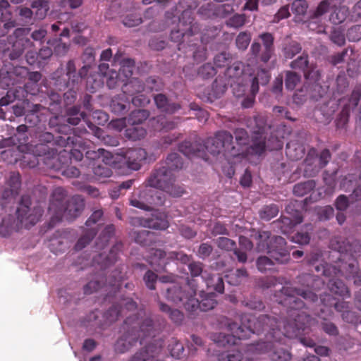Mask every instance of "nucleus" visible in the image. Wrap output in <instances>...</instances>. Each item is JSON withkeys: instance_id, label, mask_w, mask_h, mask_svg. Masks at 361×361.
I'll return each mask as SVG.
<instances>
[{"instance_id": "f257e3e1", "label": "nucleus", "mask_w": 361, "mask_h": 361, "mask_svg": "<svg viewBox=\"0 0 361 361\" xmlns=\"http://www.w3.org/2000/svg\"><path fill=\"white\" fill-rule=\"evenodd\" d=\"M311 318L309 314L298 313L296 318L288 317L283 321V330L280 329L281 322L268 314L255 317L250 314H242L240 324L228 322L227 329L230 334L219 333L214 335V340L218 346L236 345L238 341L250 337L251 334H264L266 341H258L248 345L247 350L254 354L269 353L273 361H290V353L282 348H276L274 342H280L282 336L288 338L301 335L310 326Z\"/></svg>"}, {"instance_id": "f03ea898", "label": "nucleus", "mask_w": 361, "mask_h": 361, "mask_svg": "<svg viewBox=\"0 0 361 361\" xmlns=\"http://www.w3.org/2000/svg\"><path fill=\"white\" fill-rule=\"evenodd\" d=\"M297 283L307 289H302L288 286L290 282H285V286L274 293L276 302L287 308L288 317L296 318L298 313L307 314L303 310L306 305L297 296L314 302L317 301L318 296L314 292L320 290L324 286V281L319 276L311 274H302L297 277Z\"/></svg>"}, {"instance_id": "7ed1b4c3", "label": "nucleus", "mask_w": 361, "mask_h": 361, "mask_svg": "<svg viewBox=\"0 0 361 361\" xmlns=\"http://www.w3.org/2000/svg\"><path fill=\"white\" fill-rule=\"evenodd\" d=\"M126 333L115 343L116 353H124L134 345L138 340L142 341L148 336H154L153 320L149 317H140L138 315L128 317L123 325Z\"/></svg>"}, {"instance_id": "20e7f679", "label": "nucleus", "mask_w": 361, "mask_h": 361, "mask_svg": "<svg viewBox=\"0 0 361 361\" xmlns=\"http://www.w3.org/2000/svg\"><path fill=\"white\" fill-rule=\"evenodd\" d=\"M290 67L293 70L302 71L308 84L307 86L304 85L303 88L295 93L293 99L296 103L305 101V97L307 94L315 99L324 96L325 90L319 83L321 77L320 73L314 63H310L307 53L303 52L302 55L292 61Z\"/></svg>"}, {"instance_id": "39448f33", "label": "nucleus", "mask_w": 361, "mask_h": 361, "mask_svg": "<svg viewBox=\"0 0 361 361\" xmlns=\"http://www.w3.org/2000/svg\"><path fill=\"white\" fill-rule=\"evenodd\" d=\"M314 269L317 272L321 271L323 276L329 278L328 287L331 293L342 297H350L348 288L339 277L344 276L348 279L354 276L357 271V267L354 262H338L337 265L326 263L315 265Z\"/></svg>"}, {"instance_id": "423d86ee", "label": "nucleus", "mask_w": 361, "mask_h": 361, "mask_svg": "<svg viewBox=\"0 0 361 361\" xmlns=\"http://www.w3.org/2000/svg\"><path fill=\"white\" fill-rule=\"evenodd\" d=\"M26 149L23 154L22 164L29 168H35L41 162L48 169L60 170L61 169V157L56 156V149H51L44 144L25 145L20 148L21 151Z\"/></svg>"}, {"instance_id": "0eeeda50", "label": "nucleus", "mask_w": 361, "mask_h": 361, "mask_svg": "<svg viewBox=\"0 0 361 361\" xmlns=\"http://www.w3.org/2000/svg\"><path fill=\"white\" fill-rule=\"evenodd\" d=\"M256 239L258 252H267L279 264H286L290 260V253L283 238L271 236L269 231H259L256 235Z\"/></svg>"}, {"instance_id": "6e6552de", "label": "nucleus", "mask_w": 361, "mask_h": 361, "mask_svg": "<svg viewBox=\"0 0 361 361\" xmlns=\"http://www.w3.org/2000/svg\"><path fill=\"white\" fill-rule=\"evenodd\" d=\"M176 177L166 166L161 165L155 168L147 178V185L159 189L169 195L178 197L185 192L183 185L175 184Z\"/></svg>"}, {"instance_id": "1a4fd4ad", "label": "nucleus", "mask_w": 361, "mask_h": 361, "mask_svg": "<svg viewBox=\"0 0 361 361\" xmlns=\"http://www.w3.org/2000/svg\"><path fill=\"white\" fill-rule=\"evenodd\" d=\"M233 137L230 132L221 130L217 132L214 137L207 138L203 143L204 151L211 154L217 155L223 153L229 159L231 157H238L243 154L240 147L233 145Z\"/></svg>"}, {"instance_id": "9d476101", "label": "nucleus", "mask_w": 361, "mask_h": 361, "mask_svg": "<svg viewBox=\"0 0 361 361\" xmlns=\"http://www.w3.org/2000/svg\"><path fill=\"white\" fill-rule=\"evenodd\" d=\"M331 247L339 252L340 263L354 262L357 267L356 258L361 257V241L337 236L331 240Z\"/></svg>"}, {"instance_id": "9b49d317", "label": "nucleus", "mask_w": 361, "mask_h": 361, "mask_svg": "<svg viewBox=\"0 0 361 361\" xmlns=\"http://www.w3.org/2000/svg\"><path fill=\"white\" fill-rule=\"evenodd\" d=\"M32 201L29 195H22L16 209L18 221L26 228L35 225L42 216L43 210L39 206L31 207Z\"/></svg>"}, {"instance_id": "f8f14e48", "label": "nucleus", "mask_w": 361, "mask_h": 361, "mask_svg": "<svg viewBox=\"0 0 361 361\" xmlns=\"http://www.w3.org/2000/svg\"><path fill=\"white\" fill-rule=\"evenodd\" d=\"M197 287L195 279H188L184 287L180 286L178 283L170 284L166 289L165 297L168 300L185 309V304L188 300V298L190 295L191 297L195 296Z\"/></svg>"}, {"instance_id": "ddd939ff", "label": "nucleus", "mask_w": 361, "mask_h": 361, "mask_svg": "<svg viewBox=\"0 0 361 361\" xmlns=\"http://www.w3.org/2000/svg\"><path fill=\"white\" fill-rule=\"evenodd\" d=\"M331 158V154L328 149H323L319 155L315 148H310L303 163L304 176L305 177L315 176L322 169L328 164Z\"/></svg>"}, {"instance_id": "4468645a", "label": "nucleus", "mask_w": 361, "mask_h": 361, "mask_svg": "<svg viewBox=\"0 0 361 361\" xmlns=\"http://www.w3.org/2000/svg\"><path fill=\"white\" fill-rule=\"evenodd\" d=\"M259 38L262 44L254 42L251 44L250 51L256 60L266 63L274 54V37L271 33L266 32L260 34Z\"/></svg>"}, {"instance_id": "2eb2a0df", "label": "nucleus", "mask_w": 361, "mask_h": 361, "mask_svg": "<svg viewBox=\"0 0 361 361\" xmlns=\"http://www.w3.org/2000/svg\"><path fill=\"white\" fill-rule=\"evenodd\" d=\"M255 128L252 136V152L257 155H261L264 152L267 144V135L268 130H271V126L267 123L265 116L257 115L254 118Z\"/></svg>"}, {"instance_id": "dca6fc26", "label": "nucleus", "mask_w": 361, "mask_h": 361, "mask_svg": "<svg viewBox=\"0 0 361 361\" xmlns=\"http://www.w3.org/2000/svg\"><path fill=\"white\" fill-rule=\"evenodd\" d=\"M203 264L200 262H190L188 265L191 279L201 276L208 288H212L214 290L222 293L224 290L223 279L218 274H212L207 270H203Z\"/></svg>"}, {"instance_id": "f3484780", "label": "nucleus", "mask_w": 361, "mask_h": 361, "mask_svg": "<svg viewBox=\"0 0 361 361\" xmlns=\"http://www.w3.org/2000/svg\"><path fill=\"white\" fill-rule=\"evenodd\" d=\"M90 68V65L85 63L77 71L75 61L73 59L68 60L66 64L65 73L62 68L57 69L61 71V73H59L60 76L65 78L61 80L60 87H66L67 84L72 87L78 86L82 80L87 76Z\"/></svg>"}, {"instance_id": "a211bd4d", "label": "nucleus", "mask_w": 361, "mask_h": 361, "mask_svg": "<svg viewBox=\"0 0 361 361\" xmlns=\"http://www.w3.org/2000/svg\"><path fill=\"white\" fill-rule=\"evenodd\" d=\"M85 202L80 195H74L68 200L66 206L59 209V212L51 216L53 223L59 222L66 219L71 221L76 218L83 210Z\"/></svg>"}, {"instance_id": "6ab92c4d", "label": "nucleus", "mask_w": 361, "mask_h": 361, "mask_svg": "<svg viewBox=\"0 0 361 361\" xmlns=\"http://www.w3.org/2000/svg\"><path fill=\"white\" fill-rule=\"evenodd\" d=\"M163 203L161 194L152 189H145L137 197L134 195L130 199V205L145 211L152 210L153 205H161Z\"/></svg>"}, {"instance_id": "aec40b11", "label": "nucleus", "mask_w": 361, "mask_h": 361, "mask_svg": "<svg viewBox=\"0 0 361 361\" xmlns=\"http://www.w3.org/2000/svg\"><path fill=\"white\" fill-rule=\"evenodd\" d=\"M347 104H343L342 110L336 119V126L337 128H343L348 122L350 112L352 109L358 106L359 114L361 115V85L356 86L352 92L350 97L348 99Z\"/></svg>"}, {"instance_id": "412c9836", "label": "nucleus", "mask_w": 361, "mask_h": 361, "mask_svg": "<svg viewBox=\"0 0 361 361\" xmlns=\"http://www.w3.org/2000/svg\"><path fill=\"white\" fill-rule=\"evenodd\" d=\"M104 212L102 209H97L92 212L85 222V225L88 228L83 231L82 235L75 245V250H82L95 237L97 233V229L96 227H92V226L97 224L102 218Z\"/></svg>"}, {"instance_id": "4be33fe9", "label": "nucleus", "mask_w": 361, "mask_h": 361, "mask_svg": "<svg viewBox=\"0 0 361 361\" xmlns=\"http://www.w3.org/2000/svg\"><path fill=\"white\" fill-rule=\"evenodd\" d=\"M216 293L214 292L204 293L200 295L201 300H199L195 296L189 295L188 302L185 304V310L189 312H193L198 309L202 312H207L212 310L217 304L216 300Z\"/></svg>"}, {"instance_id": "5701e85b", "label": "nucleus", "mask_w": 361, "mask_h": 361, "mask_svg": "<svg viewBox=\"0 0 361 361\" xmlns=\"http://www.w3.org/2000/svg\"><path fill=\"white\" fill-rule=\"evenodd\" d=\"M233 5L232 3H208L200 8L199 13L204 17L208 18H223L231 14L232 12H233Z\"/></svg>"}, {"instance_id": "b1692460", "label": "nucleus", "mask_w": 361, "mask_h": 361, "mask_svg": "<svg viewBox=\"0 0 361 361\" xmlns=\"http://www.w3.org/2000/svg\"><path fill=\"white\" fill-rule=\"evenodd\" d=\"M73 134H74V136L73 137H74L75 144L74 145L70 144L68 146L73 145V146L75 147L77 145V142H78L76 137H82L85 135L89 134V132L87 131V130L84 127L83 128H82V127L75 128L73 129ZM56 156L61 157V158H60L61 164V166H63V164H68L69 159L71 160L73 159L76 161H81L83 158V152H81L80 149H78L75 147H73V149H71V151L69 152L64 150L63 152H60L59 154H58V152L56 151ZM62 168H63V166H61V169Z\"/></svg>"}, {"instance_id": "393cba45", "label": "nucleus", "mask_w": 361, "mask_h": 361, "mask_svg": "<svg viewBox=\"0 0 361 361\" xmlns=\"http://www.w3.org/2000/svg\"><path fill=\"white\" fill-rule=\"evenodd\" d=\"M29 30L27 28H16L13 35L8 37V43L12 44L16 54L20 56L25 49L32 46V42L25 37Z\"/></svg>"}, {"instance_id": "a878e982", "label": "nucleus", "mask_w": 361, "mask_h": 361, "mask_svg": "<svg viewBox=\"0 0 361 361\" xmlns=\"http://www.w3.org/2000/svg\"><path fill=\"white\" fill-rule=\"evenodd\" d=\"M147 153L142 148H130L123 153L125 163L128 169L137 171L147 159Z\"/></svg>"}, {"instance_id": "bb28decb", "label": "nucleus", "mask_w": 361, "mask_h": 361, "mask_svg": "<svg viewBox=\"0 0 361 361\" xmlns=\"http://www.w3.org/2000/svg\"><path fill=\"white\" fill-rule=\"evenodd\" d=\"M38 144H44L47 145L50 149H56L54 147H50L49 145L52 146H57L59 147H67L70 144L74 145V137H71L70 135H57L56 137L51 133L43 132L39 135Z\"/></svg>"}, {"instance_id": "cd10ccee", "label": "nucleus", "mask_w": 361, "mask_h": 361, "mask_svg": "<svg viewBox=\"0 0 361 361\" xmlns=\"http://www.w3.org/2000/svg\"><path fill=\"white\" fill-rule=\"evenodd\" d=\"M178 149L189 158L200 157L204 160L208 159L207 153L204 151L203 143L200 141L185 140L179 145Z\"/></svg>"}, {"instance_id": "c85d7f7f", "label": "nucleus", "mask_w": 361, "mask_h": 361, "mask_svg": "<svg viewBox=\"0 0 361 361\" xmlns=\"http://www.w3.org/2000/svg\"><path fill=\"white\" fill-rule=\"evenodd\" d=\"M59 73H61V71L56 70L53 73L52 79L54 81L53 85L55 90H56L65 91L67 90V91L63 93V99L65 104L66 105H70L73 104L76 99L78 86L72 87L71 85L67 84L66 87H61L59 85L61 82L60 80H62L65 78L60 76Z\"/></svg>"}, {"instance_id": "c756f323", "label": "nucleus", "mask_w": 361, "mask_h": 361, "mask_svg": "<svg viewBox=\"0 0 361 361\" xmlns=\"http://www.w3.org/2000/svg\"><path fill=\"white\" fill-rule=\"evenodd\" d=\"M153 99L156 107L160 111L167 114H173L181 109L179 103L172 102L166 94L162 93L154 94Z\"/></svg>"}, {"instance_id": "7c9ffc66", "label": "nucleus", "mask_w": 361, "mask_h": 361, "mask_svg": "<svg viewBox=\"0 0 361 361\" xmlns=\"http://www.w3.org/2000/svg\"><path fill=\"white\" fill-rule=\"evenodd\" d=\"M321 302L322 305L327 310L328 315H331L333 312L331 310V307H334L335 310L341 314L345 311L348 310L349 307V302H345L344 300H338L330 294H324L321 295Z\"/></svg>"}, {"instance_id": "2f4dec72", "label": "nucleus", "mask_w": 361, "mask_h": 361, "mask_svg": "<svg viewBox=\"0 0 361 361\" xmlns=\"http://www.w3.org/2000/svg\"><path fill=\"white\" fill-rule=\"evenodd\" d=\"M305 152L304 145L297 140H290L286 144V154L292 161L303 157Z\"/></svg>"}, {"instance_id": "473e14b6", "label": "nucleus", "mask_w": 361, "mask_h": 361, "mask_svg": "<svg viewBox=\"0 0 361 361\" xmlns=\"http://www.w3.org/2000/svg\"><path fill=\"white\" fill-rule=\"evenodd\" d=\"M302 221V216L297 214L293 219L290 216H281L276 224L281 231L286 234L288 233L296 225Z\"/></svg>"}, {"instance_id": "72a5a7b5", "label": "nucleus", "mask_w": 361, "mask_h": 361, "mask_svg": "<svg viewBox=\"0 0 361 361\" xmlns=\"http://www.w3.org/2000/svg\"><path fill=\"white\" fill-rule=\"evenodd\" d=\"M66 197V192L63 188L58 187L54 189L52 193V200L49 207V211L52 213V216L56 214V212H59V208L64 206L63 201Z\"/></svg>"}, {"instance_id": "f704fd0d", "label": "nucleus", "mask_w": 361, "mask_h": 361, "mask_svg": "<svg viewBox=\"0 0 361 361\" xmlns=\"http://www.w3.org/2000/svg\"><path fill=\"white\" fill-rule=\"evenodd\" d=\"M271 74L269 70L266 68L258 69L256 76L252 78L251 85V93L254 95L256 94L259 91V85H267L270 80Z\"/></svg>"}, {"instance_id": "c9c22d12", "label": "nucleus", "mask_w": 361, "mask_h": 361, "mask_svg": "<svg viewBox=\"0 0 361 361\" xmlns=\"http://www.w3.org/2000/svg\"><path fill=\"white\" fill-rule=\"evenodd\" d=\"M167 257L168 255L163 250L151 249L147 260L151 266L157 267L159 269H164L166 264L164 261Z\"/></svg>"}, {"instance_id": "e433bc0d", "label": "nucleus", "mask_w": 361, "mask_h": 361, "mask_svg": "<svg viewBox=\"0 0 361 361\" xmlns=\"http://www.w3.org/2000/svg\"><path fill=\"white\" fill-rule=\"evenodd\" d=\"M133 235L135 241L142 246H149L155 242V234L149 231H135Z\"/></svg>"}, {"instance_id": "4c0bfd02", "label": "nucleus", "mask_w": 361, "mask_h": 361, "mask_svg": "<svg viewBox=\"0 0 361 361\" xmlns=\"http://www.w3.org/2000/svg\"><path fill=\"white\" fill-rule=\"evenodd\" d=\"M302 51L301 44L297 41H286L282 46V53L286 59H293Z\"/></svg>"}, {"instance_id": "58836bf2", "label": "nucleus", "mask_w": 361, "mask_h": 361, "mask_svg": "<svg viewBox=\"0 0 361 361\" xmlns=\"http://www.w3.org/2000/svg\"><path fill=\"white\" fill-rule=\"evenodd\" d=\"M31 7L35 10L33 11L35 20L44 19L49 9L48 2L45 0H32Z\"/></svg>"}, {"instance_id": "ea45409f", "label": "nucleus", "mask_w": 361, "mask_h": 361, "mask_svg": "<svg viewBox=\"0 0 361 361\" xmlns=\"http://www.w3.org/2000/svg\"><path fill=\"white\" fill-rule=\"evenodd\" d=\"M66 116L68 123L76 126L80 122L82 118H85L86 114L80 111V106H73L66 109Z\"/></svg>"}, {"instance_id": "a19ab883", "label": "nucleus", "mask_w": 361, "mask_h": 361, "mask_svg": "<svg viewBox=\"0 0 361 361\" xmlns=\"http://www.w3.org/2000/svg\"><path fill=\"white\" fill-rule=\"evenodd\" d=\"M47 44L53 47L54 54L59 57L66 56L71 46L70 43L63 42L60 37L49 39Z\"/></svg>"}, {"instance_id": "79ce46f5", "label": "nucleus", "mask_w": 361, "mask_h": 361, "mask_svg": "<svg viewBox=\"0 0 361 361\" xmlns=\"http://www.w3.org/2000/svg\"><path fill=\"white\" fill-rule=\"evenodd\" d=\"M162 166H166L171 172L181 169L183 166L182 157L176 152L169 154L164 162L161 164Z\"/></svg>"}, {"instance_id": "37998d69", "label": "nucleus", "mask_w": 361, "mask_h": 361, "mask_svg": "<svg viewBox=\"0 0 361 361\" xmlns=\"http://www.w3.org/2000/svg\"><path fill=\"white\" fill-rule=\"evenodd\" d=\"M159 310L166 313L170 319L176 324H180L184 319L183 314L177 309H171L168 305L161 301L159 302Z\"/></svg>"}, {"instance_id": "c03bdc74", "label": "nucleus", "mask_w": 361, "mask_h": 361, "mask_svg": "<svg viewBox=\"0 0 361 361\" xmlns=\"http://www.w3.org/2000/svg\"><path fill=\"white\" fill-rule=\"evenodd\" d=\"M130 106L128 101L120 97L113 99L110 104L112 112L117 115L126 114L129 111Z\"/></svg>"}, {"instance_id": "a18cd8bd", "label": "nucleus", "mask_w": 361, "mask_h": 361, "mask_svg": "<svg viewBox=\"0 0 361 361\" xmlns=\"http://www.w3.org/2000/svg\"><path fill=\"white\" fill-rule=\"evenodd\" d=\"M123 91L130 95L140 94L145 92V86L144 83L138 78H133L128 82L125 84Z\"/></svg>"}, {"instance_id": "49530a36", "label": "nucleus", "mask_w": 361, "mask_h": 361, "mask_svg": "<svg viewBox=\"0 0 361 361\" xmlns=\"http://www.w3.org/2000/svg\"><path fill=\"white\" fill-rule=\"evenodd\" d=\"M92 171L94 176L97 178H108L112 174V171L106 163L98 160L92 163Z\"/></svg>"}, {"instance_id": "de8ad7c7", "label": "nucleus", "mask_w": 361, "mask_h": 361, "mask_svg": "<svg viewBox=\"0 0 361 361\" xmlns=\"http://www.w3.org/2000/svg\"><path fill=\"white\" fill-rule=\"evenodd\" d=\"M241 303L244 307L255 311H262L265 309L264 302L260 298L252 295L245 297Z\"/></svg>"}, {"instance_id": "09e8293b", "label": "nucleus", "mask_w": 361, "mask_h": 361, "mask_svg": "<svg viewBox=\"0 0 361 361\" xmlns=\"http://www.w3.org/2000/svg\"><path fill=\"white\" fill-rule=\"evenodd\" d=\"M147 134L146 129L142 126L137 125H130L125 130V136L129 140H138L143 137Z\"/></svg>"}, {"instance_id": "8fccbe9b", "label": "nucleus", "mask_w": 361, "mask_h": 361, "mask_svg": "<svg viewBox=\"0 0 361 361\" xmlns=\"http://www.w3.org/2000/svg\"><path fill=\"white\" fill-rule=\"evenodd\" d=\"M149 116V111L146 109H137L133 111L128 118V123L129 125H137L142 123Z\"/></svg>"}, {"instance_id": "3c124183", "label": "nucleus", "mask_w": 361, "mask_h": 361, "mask_svg": "<svg viewBox=\"0 0 361 361\" xmlns=\"http://www.w3.org/2000/svg\"><path fill=\"white\" fill-rule=\"evenodd\" d=\"M48 109L53 114H57L61 111V97L58 92L50 91L48 94Z\"/></svg>"}, {"instance_id": "603ef678", "label": "nucleus", "mask_w": 361, "mask_h": 361, "mask_svg": "<svg viewBox=\"0 0 361 361\" xmlns=\"http://www.w3.org/2000/svg\"><path fill=\"white\" fill-rule=\"evenodd\" d=\"M316 186L314 180H308L307 181L297 183L293 187V193L298 197H302L310 192Z\"/></svg>"}, {"instance_id": "864d4df0", "label": "nucleus", "mask_w": 361, "mask_h": 361, "mask_svg": "<svg viewBox=\"0 0 361 361\" xmlns=\"http://www.w3.org/2000/svg\"><path fill=\"white\" fill-rule=\"evenodd\" d=\"M329 3L326 0L322 1L318 5L316 10L311 15L310 21L308 23V27H310V29H311V30L315 29V27H314V23H315L314 20H317L320 16H322L324 13H326L329 11Z\"/></svg>"}, {"instance_id": "5fc2aeb1", "label": "nucleus", "mask_w": 361, "mask_h": 361, "mask_svg": "<svg viewBox=\"0 0 361 361\" xmlns=\"http://www.w3.org/2000/svg\"><path fill=\"white\" fill-rule=\"evenodd\" d=\"M115 226L113 224L107 225L104 230L100 233L98 241L97 244L101 248L105 247V245L108 243L109 240L115 234Z\"/></svg>"}, {"instance_id": "6e6d98bb", "label": "nucleus", "mask_w": 361, "mask_h": 361, "mask_svg": "<svg viewBox=\"0 0 361 361\" xmlns=\"http://www.w3.org/2000/svg\"><path fill=\"white\" fill-rule=\"evenodd\" d=\"M349 14L347 7L343 6L336 7L334 11L331 13L329 20L336 25L343 23Z\"/></svg>"}, {"instance_id": "4d7b16f0", "label": "nucleus", "mask_w": 361, "mask_h": 361, "mask_svg": "<svg viewBox=\"0 0 361 361\" xmlns=\"http://www.w3.org/2000/svg\"><path fill=\"white\" fill-rule=\"evenodd\" d=\"M63 117L55 114L49 120V126L51 129L60 133L67 135L66 132L69 130V127L66 125L61 124Z\"/></svg>"}, {"instance_id": "13d9d810", "label": "nucleus", "mask_w": 361, "mask_h": 361, "mask_svg": "<svg viewBox=\"0 0 361 361\" xmlns=\"http://www.w3.org/2000/svg\"><path fill=\"white\" fill-rule=\"evenodd\" d=\"M227 87L222 79L216 78L212 85L211 92L209 93L210 97L217 99L220 98L226 91Z\"/></svg>"}, {"instance_id": "bf43d9fd", "label": "nucleus", "mask_w": 361, "mask_h": 361, "mask_svg": "<svg viewBox=\"0 0 361 361\" xmlns=\"http://www.w3.org/2000/svg\"><path fill=\"white\" fill-rule=\"evenodd\" d=\"M18 68H15L13 71H4V75L0 79L1 86L3 88H8L10 86L14 85L18 82L17 75L18 74Z\"/></svg>"}, {"instance_id": "052dcab7", "label": "nucleus", "mask_w": 361, "mask_h": 361, "mask_svg": "<svg viewBox=\"0 0 361 361\" xmlns=\"http://www.w3.org/2000/svg\"><path fill=\"white\" fill-rule=\"evenodd\" d=\"M308 4L305 0H295L291 5V10L295 18L302 20L307 13Z\"/></svg>"}, {"instance_id": "680f3d73", "label": "nucleus", "mask_w": 361, "mask_h": 361, "mask_svg": "<svg viewBox=\"0 0 361 361\" xmlns=\"http://www.w3.org/2000/svg\"><path fill=\"white\" fill-rule=\"evenodd\" d=\"M324 310L321 308L320 312L318 316L323 319L322 322V328L323 331L330 336H337L338 334V329L337 326L331 322L328 321L324 316Z\"/></svg>"}, {"instance_id": "e2e57ef3", "label": "nucleus", "mask_w": 361, "mask_h": 361, "mask_svg": "<svg viewBox=\"0 0 361 361\" xmlns=\"http://www.w3.org/2000/svg\"><path fill=\"white\" fill-rule=\"evenodd\" d=\"M218 361H240L242 360L241 353L236 349L221 352L217 355Z\"/></svg>"}, {"instance_id": "0e129e2a", "label": "nucleus", "mask_w": 361, "mask_h": 361, "mask_svg": "<svg viewBox=\"0 0 361 361\" xmlns=\"http://www.w3.org/2000/svg\"><path fill=\"white\" fill-rule=\"evenodd\" d=\"M300 80L301 75L299 73L291 71L286 72L285 85L286 89L293 90Z\"/></svg>"}, {"instance_id": "69168bd1", "label": "nucleus", "mask_w": 361, "mask_h": 361, "mask_svg": "<svg viewBox=\"0 0 361 361\" xmlns=\"http://www.w3.org/2000/svg\"><path fill=\"white\" fill-rule=\"evenodd\" d=\"M8 188H11L18 194L21 186L20 175L18 172L12 171L9 174V177L6 182Z\"/></svg>"}, {"instance_id": "338daca9", "label": "nucleus", "mask_w": 361, "mask_h": 361, "mask_svg": "<svg viewBox=\"0 0 361 361\" xmlns=\"http://www.w3.org/2000/svg\"><path fill=\"white\" fill-rule=\"evenodd\" d=\"M279 212V209L276 204H271L264 206L259 212V216L262 219L269 221L275 217Z\"/></svg>"}, {"instance_id": "774afa93", "label": "nucleus", "mask_w": 361, "mask_h": 361, "mask_svg": "<svg viewBox=\"0 0 361 361\" xmlns=\"http://www.w3.org/2000/svg\"><path fill=\"white\" fill-rule=\"evenodd\" d=\"M256 265L258 270L263 273L272 270L274 262L267 256H260L257 259Z\"/></svg>"}]
</instances>
